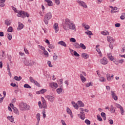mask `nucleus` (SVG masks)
Segmentation results:
<instances>
[{
	"mask_svg": "<svg viewBox=\"0 0 125 125\" xmlns=\"http://www.w3.org/2000/svg\"><path fill=\"white\" fill-rule=\"evenodd\" d=\"M82 57L84 58V59H87L88 58H89V55L86 53H83L82 54Z\"/></svg>",
	"mask_w": 125,
	"mask_h": 125,
	"instance_id": "f3484780",
	"label": "nucleus"
},
{
	"mask_svg": "<svg viewBox=\"0 0 125 125\" xmlns=\"http://www.w3.org/2000/svg\"><path fill=\"white\" fill-rule=\"evenodd\" d=\"M101 64L103 65H107L108 64V60L105 57H104L103 59H101L100 61Z\"/></svg>",
	"mask_w": 125,
	"mask_h": 125,
	"instance_id": "0eeeda50",
	"label": "nucleus"
},
{
	"mask_svg": "<svg viewBox=\"0 0 125 125\" xmlns=\"http://www.w3.org/2000/svg\"><path fill=\"white\" fill-rule=\"evenodd\" d=\"M61 123H62V125H67L66 124V123H65V121H64L63 120H61Z\"/></svg>",
	"mask_w": 125,
	"mask_h": 125,
	"instance_id": "774afa93",
	"label": "nucleus"
},
{
	"mask_svg": "<svg viewBox=\"0 0 125 125\" xmlns=\"http://www.w3.org/2000/svg\"><path fill=\"white\" fill-rule=\"evenodd\" d=\"M66 111L67 113H68V114L70 115V117H71V118H73V113H72V111H71V109H70L69 108L67 107L66 108Z\"/></svg>",
	"mask_w": 125,
	"mask_h": 125,
	"instance_id": "5701e85b",
	"label": "nucleus"
},
{
	"mask_svg": "<svg viewBox=\"0 0 125 125\" xmlns=\"http://www.w3.org/2000/svg\"><path fill=\"white\" fill-rule=\"evenodd\" d=\"M119 8L114 7L113 9L111 10V13H116V12H119Z\"/></svg>",
	"mask_w": 125,
	"mask_h": 125,
	"instance_id": "412c9836",
	"label": "nucleus"
},
{
	"mask_svg": "<svg viewBox=\"0 0 125 125\" xmlns=\"http://www.w3.org/2000/svg\"><path fill=\"white\" fill-rule=\"evenodd\" d=\"M42 100V107L44 109H47V105H46V102L45 101V100L43 97L41 98Z\"/></svg>",
	"mask_w": 125,
	"mask_h": 125,
	"instance_id": "1a4fd4ad",
	"label": "nucleus"
},
{
	"mask_svg": "<svg viewBox=\"0 0 125 125\" xmlns=\"http://www.w3.org/2000/svg\"><path fill=\"white\" fill-rule=\"evenodd\" d=\"M79 107H84V104L82 101H78L77 102Z\"/></svg>",
	"mask_w": 125,
	"mask_h": 125,
	"instance_id": "4be33fe9",
	"label": "nucleus"
},
{
	"mask_svg": "<svg viewBox=\"0 0 125 125\" xmlns=\"http://www.w3.org/2000/svg\"><path fill=\"white\" fill-rule=\"evenodd\" d=\"M110 112L111 113H112V114H114V113H115V112H116V110H115V109H114V106H113V105H111L110 106Z\"/></svg>",
	"mask_w": 125,
	"mask_h": 125,
	"instance_id": "bb28decb",
	"label": "nucleus"
},
{
	"mask_svg": "<svg viewBox=\"0 0 125 125\" xmlns=\"http://www.w3.org/2000/svg\"><path fill=\"white\" fill-rule=\"evenodd\" d=\"M73 107H74L75 109H76V110H78L79 109V106L77 104H76L74 105Z\"/></svg>",
	"mask_w": 125,
	"mask_h": 125,
	"instance_id": "0e129e2a",
	"label": "nucleus"
},
{
	"mask_svg": "<svg viewBox=\"0 0 125 125\" xmlns=\"http://www.w3.org/2000/svg\"><path fill=\"white\" fill-rule=\"evenodd\" d=\"M77 2L78 3H79L80 6H82V7H84V8H87V5L85 3V2L81 0L77 1Z\"/></svg>",
	"mask_w": 125,
	"mask_h": 125,
	"instance_id": "6e6552de",
	"label": "nucleus"
},
{
	"mask_svg": "<svg viewBox=\"0 0 125 125\" xmlns=\"http://www.w3.org/2000/svg\"><path fill=\"white\" fill-rule=\"evenodd\" d=\"M19 107L21 111H28L30 109L29 104L23 102L20 104Z\"/></svg>",
	"mask_w": 125,
	"mask_h": 125,
	"instance_id": "7ed1b4c3",
	"label": "nucleus"
},
{
	"mask_svg": "<svg viewBox=\"0 0 125 125\" xmlns=\"http://www.w3.org/2000/svg\"><path fill=\"white\" fill-rule=\"evenodd\" d=\"M8 120H9V121L11 122V123H12L13 122H14V118L13 116H8L7 117Z\"/></svg>",
	"mask_w": 125,
	"mask_h": 125,
	"instance_id": "c85d7f7f",
	"label": "nucleus"
},
{
	"mask_svg": "<svg viewBox=\"0 0 125 125\" xmlns=\"http://www.w3.org/2000/svg\"><path fill=\"white\" fill-rule=\"evenodd\" d=\"M14 112L17 115H19V110L17 108L15 107L14 108Z\"/></svg>",
	"mask_w": 125,
	"mask_h": 125,
	"instance_id": "473e14b6",
	"label": "nucleus"
},
{
	"mask_svg": "<svg viewBox=\"0 0 125 125\" xmlns=\"http://www.w3.org/2000/svg\"><path fill=\"white\" fill-rule=\"evenodd\" d=\"M43 118L44 119L46 117V114H45V110L44 109L42 111Z\"/></svg>",
	"mask_w": 125,
	"mask_h": 125,
	"instance_id": "de8ad7c7",
	"label": "nucleus"
},
{
	"mask_svg": "<svg viewBox=\"0 0 125 125\" xmlns=\"http://www.w3.org/2000/svg\"><path fill=\"white\" fill-rule=\"evenodd\" d=\"M7 38L9 41H11V40L12 39V35H11V34H8Z\"/></svg>",
	"mask_w": 125,
	"mask_h": 125,
	"instance_id": "58836bf2",
	"label": "nucleus"
},
{
	"mask_svg": "<svg viewBox=\"0 0 125 125\" xmlns=\"http://www.w3.org/2000/svg\"><path fill=\"white\" fill-rule=\"evenodd\" d=\"M41 93L42 94H43V93H44V92H45V91H46V89H42L40 90Z\"/></svg>",
	"mask_w": 125,
	"mask_h": 125,
	"instance_id": "5fc2aeb1",
	"label": "nucleus"
},
{
	"mask_svg": "<svg viewBox=\"0 0 125 125\" xmlns=\"http://www.w3.org/2000/svg\"><path fill=\"white\" fill-rule=\"evenodd\" d=\"M51 18H52V14L50 12H48L44 15L43 22L45 23V25H47L48 24V22Z\"/></svg>",
	"mask_w": 125,
	"mask_h": 125,
	"instance_id": "20e7f679",
	"label": "nucleus"
},
{
	"mask_svg": "<svg viewBox=\"0 0 125 125\" xmlns=\"http://www.w3.org/2000/svg\"><path fill=\"white\" fill-rule=\"evenodd\" d=\"M116 106L117 107V108H118L119 109H121V108L123 107V106H122L120 104H116Z\"/></svg>",
	"mask_w": 125,
	"mask_h": 125,
	"instance_id": "3c124183",
	"label": "nucleus"
},
{
	"mask_svg": "<svg viewBox=\"0 0 125 125\" xmlns=\"http://www.w3.org/2000/svg\"><path fill=\"white\" fill-rule=\"evenodd\" d=\"M107 41L109 42H110V43H113V42H114V39H113L112 37L110 36H107Z\"/></svg>",
	"mask_w": 125,
	"mask_h": 125,
	"instance_id": "2eb2a0df",
	"label": "nucleus"
},
{
	"mask_svg": "<svg viewBox=\"0 0 125 125\" xmlns=\"http://www.w3.org/2000/svg\"><path fill=\"white\" fill-rule=\"evenodd\" d=\"M125 13H123L122 14V15L121 16L120 19H121V20H125Z\"/></svg>",
	"mask_w": 125,
	"mask_h": 125,
	"instance_id": "4c0bfd02",
	"label": "nucleus"
},
{
	"mask_svg": "<svg viewBox=\"0 0 125 125\" xmlns=\"http://www.w3.org/2000/svg\"><path fill=\"white\" fill-rule=\"evenodd\" d=\"M45 1H46V2H47V4L49 6H52V5H53V4L52 3V1L50 0H45Z\"/></svg>",
	"mask_w": 125,
	"mask_h": 125,
	"instance_id": "b1692460",
	"label": "nucleus"
},
{
	"mask_svg": "<svg viewBox=\"0 0 125 125\" xmlns=\"http://www.w3.org/2000/svg\"><path fill=\"white\" fill-rule=\"evenodd\" d=\"M109 46L111 49H113V48H114V45L112 43H110Z\"/></svg>",
	"mask_w": 125,
	"mask_h": 125,
	"instance_id": "338daca9",
	"label": "nucleus"
},
{
	"mask_svg": "<svg viewBox=\"0 0 125 125\" xmlns=\"http://www.w3.org/2000/svg\"><path fill=\"white\" fill-rule=\"evenodd\" d=\"M12 9H13L14 11H15V12H17V13H18L17 16H18V17L26 18V17H30V14H29L28 13H26L22 11H17L16 10V8L13 7V6H12Z\"/></svg>",
	"mask_w": 125,
	"mask_h": 125,
	"instance_id": "f03ea898",
	"label": "nucleus"
},
{
	"mask_svg": "<svg viewBox=\"0 0 125 125\" xmlns=\"http://www.w3.org/2000/svg\"><path fill=\"white\" fill-rule=\"evenodd\" d=\"M107 57L109 60H111V61H114V57L112 56V54H107Z\"/></svg>",
	"mask_w": 125,
	"mask_h": 125,
	"instance_id": "393cba45",
	"label": "nucleus"
},
{
	"mask_svg": "<svg viewBox=\"0 0 125 125\" xmlns=\"http://www.w3.org/2000/svg\"><path fill=\"white\" fill-rule=\"evenodd\" d=\"M24 64L27 66H33L34 65V62L33 61H31L30 60H28V62H24Z\"/></svg>",
	"mask_w": 125,
	"mask_h": 125,
	"instance_id": "4468645a",
	"label": "nucleus"
},
{
	"mask_svg": "<svg viewBox=\"0 0 125 125\" xmlns=\"http://www.w3.org/2000/svg\"><path fill=\"white\" fill-rule=\"evenodd\" d=\"M73 54H74V55H75V56H76V57H79V56H80V54H79V53H78L77 52V51H74Z\"/></svg>",
	"mask_w": 125,
	"mask_h": 125,
	"instance_id": "a19ab883",
	"label": "nucleus"
},
{
	"mask_svg": "<svg viewBox=\"0 0 125 125\" xmlns=\"http://www.w3.org/2000/svg\"><path fill=\"white\" fill-rule=\"evenodd\" d=\"M11 24V22L10 21V20H6L5 21V25H6L7 26H10Z\"/></svg>",
	"mask_w": 125,
	"mask_h": 125,
	"instance_id": "a878e982",
	"label": "nucleus"
},
{
	"mask_svg": "<svg viewBox=\"0 0 125 125\" xmlns=\"http://www.w3.org/2000/svg\"><path fill=\"white\" fill-rule=\"evenodd\" d=\"M38 46L40 48V49H42V50H43V51L45 50V48L42 45H39Z\"/></svg>",
	"mask_w": 125,
	"mask_h": 125,
	"instance_id": "c03bdc74",
	"label": "nucleus"
},
{
	"mask_svg": "<svg viewBox=\"0 0 125 125\" xmlns=\"http://www.w3.org/2000/svg\"><path fill=\"white\" fill-rule=\"evenodd\" d=\"M86 87H89V86H92L91 83H88L86 84Z\"/></svg>",
	"mask_w": 125,
	"mask_h": 125,
	"instance_id": "864d4df0",
	"label": "nucleus"
},
{
	"mask_svg": "<svg viewBox=\"0 0 125 125\" xmlns=\"http://www.w3.org/2000/svg\"><path fill=\"white\" fill-rule=\"evenodd\" d=\"M124 62V59H121L118 61V63H119L120 64H123Z\"/></svg>",
	"mask_w": 125,
	"mask_h": 125,
	"instance_id": "4d7b16f0",
	"label": "nucleus"
},
{
	"mask_svg": "<svg viewBox=\"0 0 125 125\" xmlns=\"http://www.w3.org/2000/svg\"><path fill=\"white\" fill-rule=\"evenodd\" d=\"M38 105L39 106V108H42V102L41 101L38 102Z\"/></svg>",
	"mask_w": 125,
	"mask_h": 125,
	"instance_id": "052dcab7",
	"label": "nucleus"
},
{
	"mask_svg": "<svg viewBox=\"0 0 125 125\" xmlns=\"http://www.w3.org/2000/svg\"><path fill=\"white\" fill-rule=\"evenodd\" d=\"M12 31H13V29L11 26H10L7 29V32H9V33H12Z\"/></svg>",
	"mask_w": 125,
	"mask_h": 125,
	"instance_id": "e433bc0d",
	"label": "nucleus"
},
{
	"mask_svg": "<svg viewBox=\"0 0 125 125\" xmlns=\"http://www.w3.org/2000/svg\"><path fill=\"white\" fill-rule=\"evenodd\" d=\"M48 47L49 48H51V49H54L55 47L54 46V45L53 44H49Z\"/></svg>",
	"mask_w": 125,
	"mask_h": 125,
	"instance_id": "37998d69",
	"label": "nucleus"
},
{
	"mask_svg": "<svg viewBox=\"0 0 125 125\" xmlns=\"http://www.w3.org/2000/svg\"><path fill=\"white\" fill-rule=\"evenodd\" d=\"M113 77H114V75H112L111 76L109 74H106V78H107V80L108 81H111V80H113Z\"/></svg>",
	"mask_w": 125,
	"mask_h": 125,
	"instance_id": "dca6fc26",
	"label": "nucleus"
},
{
	"mask_svg": "<svg viewBox=\"0 0 125 125\" xmlns=\"http://www.w3.org/2000/svg\"><path fill=\"white\" fill-rule=\"evenodd\" d=\"M24 87H25V88H32V87L30 86V85H29L28 84H24Z\"/></svg>",
	"mask_w": 125,
	"mask_h": 125,
	"instance_id": "ea45409f",
	"label": "nucleus"
},
{
	"mask_svg": "<svg viewBox=\"0 0 125 125\" xmlns=\"http://www.w3.org/2000/svg\"><path fill=\"white\" fill-rule=\"evenodd\" d=\"M97 117L98 118V121H100V122H102V118H101V116H100V115H98Z\"/></svg>",
	"mask_w": 125,
	"mask_h": 125,
	"instance_id": "a18cd8bd",
	"label": "nucleus"
},
{
	"mask_svg": "<svg viewBox=\"0 0 125 125\" xmlns=\"http://www.w3.org/2000/svg\"><path fill=\"white\" fill-rule=\"evenodd\" d=\"M47 64L49 66V67H53V65L52 64H51V61H48L47 62Z\"/></svg>",
	"mask_w": 125,
	"mask_h": 125,
	"instance_id": "603ef678",
	"label": "nucleus"
},
{
	"mask_svg": "<svg viewBox=\"0 0 125 125\" xmlns=\"http://www.w3.org/2000/svg\"><path fill=\"white\" fill-rule=\"evenodd\" d=\"M24 52H25L26 54H29V51L26 48H24Z\"/></svg>",
	"mask_w": 125,
	"mask_h": 125,
	"instance_id": "69168bd1",
	"label": "nucleus"
},
{
	"mask_svg": "<svg viewBox=\"0 0 125 125\" xmlns=\"http://www.w3.org/2000/svg\"><path fill=\"white\" fill-rule=\"evenodd\" d=\"M102 35H103L104 36H107L109 35V32L107 31H103L101 32Z\"/></svg>",
	"mask_w": 125,
	"mask_h": 125,
	"instance_id": "2f4dec72",
	"label": "nucleus"
},
{
	"mask_svg": "<svg viewBox=\"0 0 125 125\" xmlns=\"http://www.w3.org/2000/svg\"><path fill=\"white\" fill-rule=\"evenodd\" d=\"M101 115L102 117V118H103L104 117H106V114L104 112H102L101 113Z\"/></svg>",
	"mask_w": 125,
	"mask_h": 125,
	"instance_id": "e2e57ef3",
	"label": "nucleus"
},
{
	"mask_svg": "<svg viewBox=\"0 0 125 125\" xmlns=\"http://www.w3.org/2000/svg\"><path fill=\"white\" fill-rule=\"evenodd\" d=\"M29 80L30 83H34V84H35V85H36L38 87H41V84H40V83H39L38 81L35 80L33 77L30 76L29 77Z\"/></svg>",
	"mask_w": 125,
	"mask_h": 125,
	"instance_id": "423d86ee",
	"label": "nucleus"
},
{
	"mask_svg": "<svg viewBox=\"0 0 125 125\" xmlns=\"http://www.w3.org/2000/svg\"><path fill=\"white\" fill-rule=\"evenodd\" d=\"M51 86H54V87H56V88H57L58 87V84L56 83L53 82L50 83Z\"/></svg>",
	"mask_w": 125,
	"mask_h": 125,
	"instance_id": "cd10ccee",
	"label": "nucleus"
},
{
	"mask_svg": "<svg viewBox=\"0 0 125 125\" xmlns=\"http://www.w3.org/2000/svg\"><path fill=\"white\" fill-rule=\"evenodd\" d=\"M4 5H5L4 4V3H3V2H1V1H0V6H1V7H3V6H4Z\"/></svg>",
	"mask_w": 125,
	"mask_h": 125,
	"instance_id": "6e6d98bb",
	"label": "nucleus"
},
{
	"mask_svg": "<svg viewBox=\"0 0 125 125\" xmlns=\"http://www.w3.org/2000/svg\"><path fill=\"white\" fill-rule=\"evenodd\" d=\"M111 95L112 96V98L115 100V101L118 100V96H117V95H116V93H115V92H114V91H111Z\"/></svg>",
	"mask_w": 125,
	"mask_h": 125,
	"instance_id": "f8f14e48",
	"label": "nucleus"
},
{
	"mask_svg": "<svg viewBox=\"0 0 125 125\" xmlns=\"http://www.w3.org/2000/svg\"><path fill=\"white\" fill-rule=\"evenodd\" d=\"M62 26L63 29L67 31L70 29V30H74L76 31V25L74 23L72 22V21L69 19H65L64 21L62 22Z\"/></svg>",
	"mask_w": 125,
	"mask_h": 125,
	"instance_id": "f257e3e1",
	"label": "nucleus"
},
{
	"mask_svg": "<svg viewBox=\"0 0 125 125\" xmlns=\"http://www.w3.org/2000/svg\"><path fill=\"white\" fill-rule=\"evenodd\" d=\"M79 110H80L81 114H78V117H80V119H81V120H83H83L85 119V114L83 112L84 111V109H83V108H80Z\"/></svg>",
	"mask_w": 125,
	"mask_h": 125,
	"instance_id": "39448f33",
	"label": "nucleus"
},
{
	"mask_svg": "<svg viewBox=\"0 0 125 125\" xmlns=\"http://www.w3.org/2000/svg\"><path fill=\"white\" fill-rule=\"evenodd\" d=\"M43 53H44V55L48 56V52H47V51H46L45 50H44L43 51Z\"/></svg>",
	"mask_w": 125,
	"mask_h": 125,
	"instance_id": "680f3d73",
	"label": "nucleus"
},
{
	"mask_svg": "<svg viewBox=\"0 0 125 125\" xmlns=\"http://www.w3.org/2000/svg\"><path fill=\"white\" fill-rule=\"evenodd\" d=\"M54 29L55 30V33H57L59 31V27H58V23H56L53 26Z\"/></svg>",
	"mask_w": 125,
	"mask_h": 125,
	"instance_id": "9b49d317",
	"label": "nucleus"
},
{
	"mask_svg": "<svg viewBox=\"0 0 125 125\" xmlns=\"http://www.w3.org/2000/svg\"><path fill=\"white\" fill-rule=\"evenodd\" d=\"M55 1L56 3V4H57V5H59L60 4V0H55Z\"/></svg>",
	"mask_w": 125,
	"mask_h": 125,
	"instance_id": "13d9d810",
	"label": "nucleus"
},
{
	"mask_svg": "<svg viewBox=\"0 0 125 125\" xmlns=\"http://www.w3.org/2000/svg\"><path fill=\"white\" fill-rule=\"evenodd\" d=\"M36 119L37 120V124H40V121H41V114L37 113L36 115Z\"/></svg>",
	"mask_w": 125,
	"mask_h": 125,
	"instance_id": "a211bd4d",
	"label": "nucleus"
},
{
	"mask_svg": "<svg viewBox=\"0 0 125 125\" xmlns=\"http://www.w3.org/2000/svg\"><path fill=\"white\" fill-rule=\"evenodd\" d=\"M57 92L58 93V94H60L62 92V88H59L57 89Z\"/></svg>",
	"mask_w": 125,
	"mask_h": 125,
	"instance_id": "f704fd0d",
	"label": "nucleus"
},
{
	"mask_svg": "<svg viewBox=\"0 0 125 125\" xmlns=\"http://www.w3.org/2000/svg\"><path fill=\"white\" fill-rule=\"evenodd\" d=\"M120 111L121 115H124V113H125V110H124V108L122 107L120 108Z\"/></svg>",
	"mask_w": 125,
	"mask_h": 125,
	"instance_id": "09e8293b",
	"label": "nucleus"
},
{
	"mask_svg": "<svg viewBox=\"0 0 125 125\" xmlns=\"http://www.w3.org/2000/svg\"><path fill=\"white\" fill-rule=\"evenodd\" d=\"M115 26L116 28H119V27H121V23H117L115 24Z\"/></svg>",
	"mask_w": 125,
	"mask_h": 125,
	"instance_id": "bf43d9fd",
	"label": "nucleus"
},
{
	"mask_svg": "<svg viewBox=\"0 0 125 125\" xmlns=\"http://www.w3.org/2000/svg\"><path fill=\"white\" fill-rule=\"evenodd\" d=\"M80 48H82V49H86V47L83 43H80Z\"/></svg>",
	"mask_w": 125,
	"mask_h": 125,
	"instance_id": "c756f323",
	"label": "nucleus"
},
{
	"mask_svg": "<svg viewBox=\"0 0 125 125\" xmlns=\"http://www.w3.org/2000/svg\"><path fill=\"white\" fill-rule=\"evenodd\" d=\"M70 41L72 42H76V39L74 38H70Z\"/></svg>",
	"mask_w": 125,
	"mask_h": 125,
	"instance_id": "8fccbe9b",
	"label": "nucleus"
},
{
	"mask_svg": "<svg viewBox=\"0 0 125 125\" xmlns=\"http://www.w3.org/2000/svg\"><path fill=\"white\" fill-rule=\"evenodd\" d=\"M100 82H106V79L104 77H101L99 79Z\"/></svg>",
	"mask_w": 125,
	"mask_h": 125,
	"instance_id": "c9c22d12",
	"label": "nucleus"
},
{
	"mask_svg": "<svg viewBox=\"0 0 125 125\" xmlns=\"http://www.w3.org/2000/svg\"><path fill=\"white\" fill-rule=\"evenodd\" d=\"M23 28L24 25L22 23L19 22V25L17 28L18 31H20V30H22V29H23Z\"/></svg>",
	"mask_w": 125,
	"mask_h": 125,
	"instance_id": "ddd939ff",
	"label": "nucleus"
},
{
	"mask_svg": "<svg viewBox=\"0 0 125 125\" xmlns=\"http://www.w3.org/2000/svg\"><path fill=\"white\" fill-rule=\"evenodd\" d=\"M58 44H60V45H62V46H64V47H66V46H67V44L64 41L59 42Z\"/></svg>",
	"mask_w": 125,
	"mask_h": 125,
	"instance_id": "6ab92c4d",
	"label": "nucleus"
},
{
	"mask_svg": "<svg viewBox=\"0 0 125 125\" xmlns=\"http://www.w3.org/2000/svg\"><path fill=\"white\" fill-rule=\"evenodd\" d=\"M46 98H47V99H48V100H49V101L52 103L53 102V101H54V100L55 99L54 97L48 95L46 96Z\"/></svg>",
	"mask_w": 125,
	"mask_h": 125,
	"instance_id": "9d476101",
	"label": "nucleus"
},
{
	"mask_svg": "<svg viewBox=\"0 0 125 125\" xmlns=\"http://www.w3.org/2000/svg\"><path fill=\"white\" fill-rule=\"evenodd\" d=\"M84 123L87 125H90V121H89L88 119H86L84 121Z\"/></svg>",
	"mask_w": 125,
	"mask_h": 125,
	"instance_id": "79ce46f5",
	"label": "nucleus"
},
{
	"mask_svg": "<svg viewBox=\"0 0 125 125\" xmlns=\"http://www.w3.org/2000/svg\"><path fill=\"white\" fill-rule=\"evenodd\" d=\"M74 47H75V48L79 49L80 46V44H79L78 42H75L74 44Z\"/></svg>",
	"mask_w": 125,
	"mask_h": 125,
	"instance_id": "7c9ffc66",
	"label": "nucleus"
},
{
	"mask_svg": "<svg viewBox=\"0 0 125 125\" xmlns=\"http://www.w3.org/2000/svg\"><path fill=\"white\" fill-rule=\"evenodd\" d=\"M80 78L82 82L85 83L86 79L84 77L83 75L82 74H80Z\"/></svg>",
	"mask_w": 125,
	"mask_h": 125,
	"instance_id": "aec40b11",
	"label": "nucleus"
},
{
	"mask_svg": "<svg viewBox=\"0 0 125 125\" xmlns=\"http://www.w3.org/2000/svg\"><path fill=\"white\" fill-rule=\"evenodd\" d=\"M58 57V56H57L55 53H54L53 56V60H57Z\"/></svg>",
	"mask_w": 125,
	"mask_h": 125,
	"instance_id": "49530a36",
	"label": "nucleus"
},
{
	"mask_svg": "<svg viewBox=\"0 0 125 125\" xmlns=\"http://www.w3.org/2000/svg\"><path fill=\"white\" fill-rule=\"evenodd\" d=\"M85 34H86V35H89V36H92V35H93L92 32L89 30L85 32Z\"/></svg>",
	"mask_w": 125,
	"mask_h": 125,
	"instance_id": "72a5a7b5",
	"label": "nucleus"
}]
</instances>
